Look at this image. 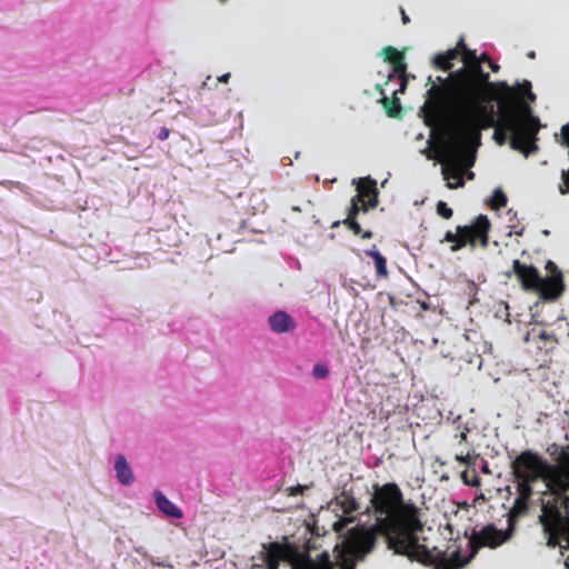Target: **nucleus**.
Wrapping results in <instances>:
<instances>
[{
    "label": "nucleus",
    "mask_w": 569,
    "mask_h": 569,
    "mask_svg": "<svg viewBox=\"0 0 569 569\" xmlns=\"http://www.w3.org/2000/svg\"><path fill=\"white\" fill-rule=\"evenodd\" d=\"M552 448V461L532 449L522 450L511 461L516 498L507 513L508 529L503 531L495 525H488L480 531H472L469 537L471 553L468 558L462 557L459 550L448 557L446 551L437 547L429 549L421 543L419 535L425 529V522L420 509L405 499L396 482H387L372 486L373 492L365 513L373 516L375 522L352 528L342 547L336 548L335 560L323 551L316 559L309 556L302 558L295 569H355L357 561L363 560L375 550L379 538H383L388 550L411 562L435 569H460L480 548H497L512 536L518 520L531 509L536 496L535 485L539 481L543 482L545 489L537 493L540 511L537 522L548 547L549 535L546 533L545 521L555 513L560 515L569 529V445H553Z\"/></svg>",
    "instance_id": "nucleus-1"
},
{
    "label": "nucleus",
    "mask_w": 569,
    "mask_h": 569,
    "mask_svg": "<svg viewBox=\"0 0 569 569\" xmlns=\"http://www.w3.org/2000/svg\"><path fill=\"white\" fill-rule=\"evenodd\" d=\"M522 96L527 97L530 102L536 101V94L531 91V83L525 80L519 84V93L513 99L503 98L499 100V112H496L492 104H485L487 112L490 111L492 124L480 127V123H472L470 114L466 112L456 123L458 127V136L466 139L468 144L471 140H480L482 130L493 128V139L497 144L502 146L510 133L509 143L513 150L521 152L528 157L538 151V132L540 122L532 114L531 107L522 100Z\"/></svg>",
    "instance_id": "nucleus-2"
},
{
    "label": "nucleus",
    "mask_w": 569,
    "mask_h": 569,
    "mask_svg": "<svg viewBox=\"0 0 569 569\" xmlns=\"http://www.w3.org/2000/svg\"><path fill=\"white\" fill-rule=\"evenodd\" d=\"M431 91L449 98L457 107L465 108L471 116L472 123L487 127L493 122L485 104L490 99H513L519 93V88L510 87L506 81L490 82L489 73L482 69L480 59L450 72L446 83Z\"/></svg>",
    "instance_id": "nucleus-3"
},
{
    "label": "nucleus",
    "mask_w": 569,
    "mask_h": 569,
    "mask_svg": "<svg viewBox=\"0 0 569 569\" xmlns=\"http://www.w3.org/2000/svg\"><path fill=\"white\" fill-rule=\"evenodd\" d=\"M466 139L455 132L443 144V154L447 160L442 164V176L449 189H457L465 186L463 171L472 166V161L465 162L467 149Z\"/></svg>",
    "instance_id": "nucleus-4"
},
{
    "label": "nucleus",
    "mask_w": 569,
    "mask_h": 569,
    "mask_svg": "<svg viewBox=\"0 0 569 569\" xmlns=\"http://www.w3.org/2000/svg\"><path fill=\"white\" fill-rule=\"evenodd\" d=\"M491 223L487 216L479 214L469 226H457L456 232L447 231L441 242H451L450 250L457 252L470 246L475 248L478 243L481 248L489 244V231Z\"/></svg>",
    "instance_id": "nucleus-5"
},
{
    "label": "nucleus",
    "mask_w": 569,
    "mask_h": 569,
    "mask_svg": "<svg viewBox=\"0 0 569 569\" xmlns=\"http://www.w3.org/2000/svg\"><path fill=\"white\" fill-rule=\"evenodd\" d=\"M447 80L448 77H437L439 83L432 84L427 91L428 97L422 107V112L425 114L426 124L430 127L441 123L447 114L452 116L457 122L467 112L465 108L457 107L449 98L431 91L435 88L443 86Z\"/></svg>",
    "instance_id": "nucleus-6"
},
{
    "label": "nucleus",
    "mask_w": 569,
    "mask_h": 569,
    "mask_svg": "<svg viewBox=\"0 0 569 569\" xmlns=\"http://www.w3.org/2000/svg\"><path fill=\"white\" fill-rule=\"evenodd\" d=\"M292 552L286 536L282 541L262 543L261 550L250 558L251 569H279L280 562L288 560Z\"/></svg>",
    "instance_id": "nucleus-7"
},
{
    "label": "nucleus",
    "mask_w": 569,
    "mask_h": 569,
    "mask_svg": "<svg viewBox=\"0 0 569 569\" xmlns=\"http://www.w3.org/2000/svg\"><path fill=\"white\" fill-rule=\"evenodd\" d=\"M551 519L545 521L546 533L549 535L548 548H559L561 556L565 550H569V529L567 521L560 515L550 517ZM565 567L569 569V556L565 559Z\"/></svg>",
    "instance_id": "nucleus-8"
},
{
    "label": "nucleus",
    "mask_w": 569,
    "mask_h": 569,
    "mask_svg": "<svg viewBox=\"0 0 569 569\" xmlns=\"http://www.w3.org/2000/svg\"><path fill=\"white\" fill-rule=\"evenodd\" d=\"M378 203L377 183L371 178H362L357 184V194L352 197L350 206H357L358 211L367 212Z\"/></svg>",
    "instance_id": "nucleus-9"
},
{
    "label": "nucleus",
    "mask_w": 569,
    "mask_h": 569,
    "mask_svg": "<svg viewBox=\"0 0 569 569\" xmlns=\"http://www.w3.org/2000/svg\"><path fill=\"white\" fill-rule=\"evenodd\" d=\"M512 270L525 290H537L542 282L538 269L533 266H527L519 260H513Z\"/></svg>",
    "instance_id": "nucleus-10"
},
{
    "label": "nucleus",
    "mask_w": 569,
    "mask_h": 569,
    "mask_svg": "<svg viewBox=\"0 0 569 569\" xmlns=\"http://www.w3.org/2000/svg\"><path fill=\"white\" fill-rule=\"evenodd\" d=\"M537 291L546 301H553L558 299L565 291L562 274H551L546 279L542 278V282Z\"/></svg>",
    "instance_id": "nucleus-11"
},
{
    "label": "nucleus",
    "mask_w": 569,
    "mask_h": 569,
    "mask_svg": "<svg viewBox=\"0 0 569 569\" xmlns=\"http://www.w3.org/2000/svg\"><path fill=\"white\" fill-rule=\"evenodd\" d=\"M270 329L276 333L291 332L296 329L293 318L286 311H276L268 319Z\"/></svg>",
    "instance_id": "nucleus-12"
},
{
    "label": "nucleus",
    "mask_w": 569,
    "mask_h": 569,
    "mask_svg": "<svg viewBox=\"0 0 569 569\" xmlns=\"http://www.w3.org/2000/svg\"><path fill=\"white\" fill-rule=\"evenodd\" d=\"M332 502L339 507L346 516H351L360 509V503L355 498L352 492L348 490H342L338 496L333 498Z\"/></svg>",
    "instance_id": "nucleus-13"
},
{
    "label": "nucleus",
    "mask_w": 569,
    "mask_h": 569,
    "mask_svg": "<svg viewBox=\"0 0 569 569\" xmlns=\"http://www.w3.org/2000/svg\"><path fill=\"white\" fill-rule=\"evenodd\" d=\"M357 206H350L348 209L347 218L342 221V223L347 227L348 230L352 231L353 234L360 236L362 239H371L373 233L370 230L362 231L361 226L356 220L358 213Z\"/></svg>",
    "instance_id": "nucleus-14"
},
{
    "label": "nucleus",
    "mask_w": 569,
    "mask_h": 569,
    "mask_svg": "<svg viewBox=\"0 0 569 569\" xmlns=\"http://www.w3.org/2000/svg\"><path fill=\"white\" fill-rule=\"evenodd\" d=\"M114 470L118 480L124 485L130 486L134 481L133 472L128 461L123 456H118L114 462Z\"/></svg>",
    "instance_id": "nucleus-15"
},
{
    "label": "nucleus",
    "mask_w": 569,
    "mask_h": 569,
    "mask_svg": "<svg viewBox=\"0 0 569 569\" xmlns=\"http://www.w3.org/2000/svg\"><path fill=\"white\" fill-rule=\"evenodd\" d=\"M154 501L160 511L166 516L179 519L182 517L181 510L172 503L163 493L154 491Z\"/></svg>",
    "instance_id": "nucleus-16"
},
{
    "label": "nucleus",
    "mask_w": 569,
    "mask_h": 569,
    "mask_svg": "<svg viewBox=\"0 0 569 569\" xmlns=\"http://www.w3.org/2000/svg\"><path fill=\"white\" fill-rule=\"evenodd\" d=\"M365 253H366V256L371 257L373 259L378 277L387 278L389 274L388 269H387V260L376 249V246H373L372 249L366 250Z\"/></svg>",
    "instance_id": "nucleus-17"
},
{
    "label": "nucleus",
    "mask_w": 569,
    "mask_h": 569,
    "mask_svg": "<svg viewBox=\"0 0 569 569\" xmlns=\"http://www.w3.org/2000/svg\"><path fill=\"white\" fill-rule=\"evenodd\" d=\"M385 61L389 64H395L398 59H405V52L399 51L397 48L387 46L382 49Z\"/></svg>",
    "instance_id": "nucleus-18"
},
{
    "label": "nucleus",
    "mask_w": 569,
    "mask_h": 569,
    "mask_svg": "<svg viewBox=\"0 0 569 569\" xmlns=\"http://www.w3.org/2000/svg\"><path fill=\"white\" fill-rule=\"evenodd\" d=\"M392 69H393V73H396L397 76H399V78L401 79V86H400V91H403L406 86H407V63H406V58L405 59H398V61H396L395 64H392Z\"/></svg>",
    "instance_id": "nucleus-19"
},
{
    "label": "nucleus",
    "mask_w": 569,
    "mask_h": 569,
    "mask_svg": "<svg viewBox=\"0 0 569 569\" xmlns=\"http://www.w3.org/2000/svg\"><path fill=\"white\" fill-rule=\"evenodd\" d=\"M382 103H383L386 112L389 117H398V114L400 113V109H401L398 98H393L392 100H390L389 98L383 97Z\"/></svg>",
    "instance_id": "nucleus-20"
},
{
    "label": "nucleus",
    "mask_w": 569,
    "mask_h": 569,
    "mask_svg": "<svg viewBox=\"0 0 569 569\" xmlns=\"http://www.w3.org/2000/svg\"><path fill=\"white\" fill-rule=\"evenodd\" d=\"M507 201H508L507 196L505 194V192L501 189L498 188L492 193L490 207L493 210H499L507 206Z\"/></svg>",
    "instance_id": "nucleus-21"
},
{
    "label": "nucleus",
    "mask_w": 569,
    "mask_h": 569,
    "mask_svg": "<svg viewBox=\"0 0 569 569\" xmlns=\"http://www.w3.org/2000/svg\"><path fill=\"white\" fill-rule=\"evenodd\" d=\"M539 339L543 341V346H540V349H546V351H550L558 343V339L553 332L541 331L539 335Z\"/></svg>",
    "instance_id": "nucleus-22"
},
{
    "label": "nucleus",
    "mask_w": 569,
    "mask_h": 569,
    "mask_svg": "<svg viewBox=\"0 0 569 569\" xmlns=\"http://www.w3.org/2000/svg\"><path fill=\"white\" fill-rule=\"evenodd\" d=\"M432 63L435 68L443 71H449L452 68V63L442 53L435 56Z\"/></svg>",
    "instance_id": "nucleus-23"
},
{
    "label": "nucleus",
    "mask_w": 569,
    "mask_h": 569,
    "mask_svg": "<svg viewBox=\"0 0 569 569\" xmlns=\"http://www.w3.org/2000/svg\"><path fill=\"white\" fill-rule=\"evenodd\" d=\"M461 479L463 483L467 486L478 487L480 485V479L475 471H472L471 473L468 470L462 471Z\"/></svg>",
    "instance_id": "nucleus-24"
},
{
    "label": "nucleus",
    "mask_w": 569,
    "mask_h": 569,
    "mask_svg": "<svg viewBox=\"0 0 569 569\" xmlns=\"http://www.w3.org/2000/svg\"><path fill=\"white\" fill-rule=\"evenodd\" d=\"M436 209H437V213H438L441 218H443V219H446V220L451 219V218H452V216H453V211H452V209H451V208H449V207H448V204H447L445 201H439V202L437 203Z\"/></svg>",
    "instance_id": "nucleus-25"
},
{
    "label": "nucleus",
    "mask_w": 569,
    "mask_h": 569,
    "mask_svg": "<svg viewBox=\"0 0 569 569\" xmlns=\"http://www.w3.org/2000/svg\"><path fill=\"white\" fill-rule=\"evenodd\" d=\"M562 183L559 184V192L561 194L569 193V169L561 172Z\"/></svg>",
    "instance_id": "nucleus-26"
},
{
    "label": "nucleus",
    "mask_w": 569,
    "mask_h": 569,
    "mask_svg": "<svg viewBox=\"0 0 569 569\" xmlns=\"http://www.w3.org/2000/svg\"><path fill=\"white\" fill-rule=\"evenodd\" d=\"M312 373L318 379H323L329 375V369L323 363H318L313 367Z\"/></svg>",
    "instance_id": "nucleus-27"
},
{
    "label": "nucleus",
    "mask_w": 569,
    "mask_h": 569,
    "mask_svg": "<svg viewBox=\"0 0 569 569\" xmlns=\"http://www.w3.org/2000/svg\"><path fill=\"white\" fill-rule=\"evenodd\" d=\"M461 59L465 63V66H467V63H471L473 61H477L479 60L478 59V56L476 54V51L475 50H470V49H467L462 54H461Z\"/></svg>",
    "instance_id": "nucleus-28"
},
{
    "label": "nucleus",
    "mask_w": 569,
    "mask_h": 569,
    "mask_svg": "<svg viewBox=\"0 0 569 569\" xmlns=\"http://www.w3.org/2000/svg\"><path fill=\"white\" fill-rule=\"evenodd\" d=\"M442 54L445 56V58L447 60H449L451 63L453 60H456L460 54H459V51H458V48H453V49H449L447 50L446 52H442Z\"/></svg>",
    "instance_id": "nucleus-29"
},
{
    "label": "nucleus",
    "mask_w": 569,
    "mask_h": 569,
    "mask_svg": "<svg viewBox=\"0 0 569 569\" xmlns=\"http://www.w3.org/2000/svg\"><path fill=\"white\" fill-rule=\"evenodd\" d=\"M546 270L551 274H562V272L559 270V268L557 267V264L552 261H547L546 263Z\"/></svg>",
    "instance_id": "nucleus-30"
},
{
    "label": "nucleus",
    "mask_w": 569,
    "mask_h": 569,
    "mask_svg": "<svg viewBox=\"0 0 569 569\" xmlns=\"http://www.w3.org/2000/svg\"><path fill=\"white\" fill-rule=\"evenodd\" d=\"M353 520L355 519L352 517H347L345 519H341V520L335 522L333 528L337 532H339L345 527L346 523L352 522Z\"/></svg>",
    "instance_id": "nucleus-31"
},
{
    "label": "nucleus",
    "mask_w": 569,
    "mask_h": 569,
    "mask_svg": "<svg viewBox=\"0 0 569 569\" xmlns=\"http://www.w3.org/2000/svg\"><path fill=\"white\" fill-rule=\"evenodd\" d=\"M170 130L167 127H162L158 133V139L164 141L169 138Z\"/></svg>",
    "instance_id": "nucleus-32"
},
{
    "label": "nucleus",
    "mask_w": 569,
    "mask_h": 569,
    "mask_svg": "<svg viewBox=\"0 0 569 569\" xmlns=\"http://www.w3.org/2000/svg\"><path fill=\"white\" fill-rule=\"evenodd\" d=\"M469 453L463 455V452L456 455V460L463 465H469Z\"/></svg>",
    "instance_id": "nucleus-33"
},
{
    "label": "nucleus",
    "mask_w": 569,
    "mask_h": 569,
    "mask_svg": "<svg viewBox=\"0 0 569 569\" xmlns=\"http://www.w3.org/2000/svg\"><path fill=\"white\" fill-rule=\"evenodd\" d=\"M456 48H458V51H459V54H460V56H461V54H462V53L468 49V48H467V46H466V43H465L463 38H461V39L458 41V43H457Z\"/></svg>",
    "instance_id": "nucleus-34"
},
{
    "label": "nucleus",
    "mask_w": 569,
    "mask_h": 569,
    "mask_svg": "<svg viewBox=\"0 0 569 569\" xmlns=\"http://www.w3.org/2000/svg\"><path fill=\"white\" fill-rule=\"evenodd\" d=\"M488 66H489V68H490L493 72H497V71L499 70V68H500V67H499V64H497V63H496V62H493L492 60H490V61L488 62Z\"/></svg>",
    "instance_id": "nucleus-35"
},
{
    "label": "nucleus",
    "mask_w": 569,
    "mask_h": 569,
    "mask_svg": "<svg viewBox=\"0 0 569 569\" xmlns=\"http://www.w3.org/2000/svg\"><path fill=\"white\" fill-rule=\"evenodd\" d=\"M418 303L420 306V308L425 311L429 310L430 309V305L427 302V301H421V300H418Z\"/></svg>",
    "instance_id": "nucleus-36"
},
{
    "label": "nucleus",
    "mask_w": 569,
    "mask_h": 569,
    "mask_svg": "<svg viewBox=\"0 0 569 569\" xmlns=\"http://www.w3.org/2000/svg\"><path fill=\"white\" fill-rule=\"evenodd\" d=\"M229 78H230V73H224L218 78V81L219 82H228Z\"/></svg>",
    "instance_id": "nucleus-37"
},
{
    "label": "nucleus",
    "mask_w": 569,
    "mask_h": 569,
    "mask_svg": "<svg viewBox=\"0 0 569 569\" xmlns=\"http://www.w3.org/2000/svg\"><path fill=\"white\" fill-rule=\"evenodd\" d=\"M478 59H481V63L482 62H489L491 59L490 57L487 54V53H482L480 57H478Z\"/></svg>",
    "instance_id": "nucleus-38"
},
{
    "label": "nucleus",
    "mask_w": 569,
    "mask_h": 569,
    "mask_svg": "<svg viewBox=\"0 0 569 569\" xmlns=\"http://www.w3.org/2000/svg\"><path fill=\"white\" fill-rule=\"evenodd\" d=\"M456 437H458L459 441L462 442V441H465L467 439V432H460Z\"/></svg>",
    "instance_id": "nucleus-39"
},
{
    "label": "nucleus",
    "mask_w": 569,
    "mask_h": 569,
    "mask_svg": "<svg viewBox=\"0 0 569 569\" xmlns=\"http://www.w3.org/2000/svg\"><path fill=\"white\" fill-rule=\"evenodd\" d=\"M402 21H403V23L409 22V17L405 13L403 10H402Z\"/></svg>",
    "instance_id": "nucleus-40"
},
{
    "label": "nucleus",
    "mask_w": 569,
    "mask_h": 569,
    "mask_svg": "<svg viewBox=\"0 0 569 569\" xmlns=\"http://www.w3.org/2000/svg\"><path fill=\"white\" fill-rule=\"evenodd\" d=\"M339 224H340V221H336V222H333V223H332V226H331V227H332V228H336V227H338Z\"/></svg>",
    "instance_id": "nucleus-41"
},
{
    "label": "nucleus",
    "mask_w": 569,
    "mask_h": 569,
    "mask_svg": "<svg viewBox=\"0 0 569 569\" xmlns=\"http://www.w3.org/2000/svg\"><path fill=\"white\" fill-rule=\"evenodd\" d=\"M468 178H469V179H472V178H473V172H469V173H468Z\"/></svg>",
    "instance_id": "nucleus-42"
},
{
    "label": "nucleus",
    "mask_w": 569,
    "mask_h": 569,
    "mask_svg": "<svg viewBox=\"0 0 569 569\" xmlns=\"http://www.w3.org/2000/svg\"><path fill=\"white\" fill-rule=\"evenodd\" d=\"M209 80H210V77L207 78V81L203 82V86H207Z\"/></svg>",
    "instance_id": "nucleus-43"
},
{
    "label": "nucleus",
    "mask_w": 569,
    "mask_h": 569,
    "mask_svg": "<svg viewBox=\"0 0 569 569\" xmlns=\"http://www.w3.org/2000/svg\"><path fill=\"white\" fill-rule=\"evenodd\" d=\"M529 57L533 58L535 57V52L529 53Z\"/></svg>",
    "instance_id": "nucleus-44"
}]
</instances>
